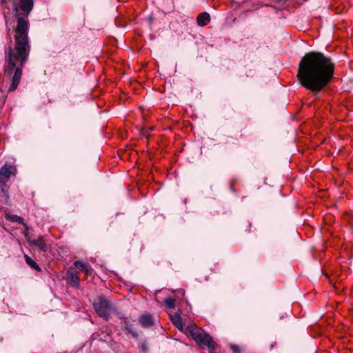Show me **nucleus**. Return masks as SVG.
I'll return each instance as SVG.
<instances>
[{
	"label": "nucleus",
	"instance_id": "obj_16",
	"mask_svg": "<svg viewBox=\"0 0 353 353\" xmlns=\"http://www.w3.org/2000/svg\"><path fill=\"white\" fill-rule=\"evenodd\" d=\"M175 299H172V298H169V299H166L165 300V303L166 304V305L170 307V308H174V306H175Z\"/></svg>",
	"mask_w": 353,
	"mask_h": 353
},
{
	"label": "nucleus",
	"instance_id": "obj_12",
	"mask_svg": "<svg viewBox=\"0 0 353 353\" xmlns=\"http://www.w3.org/2000/svg\"><path fill=\"white\" fill-rule=\"evenodd\" d=\"M170 320H171L172 323L180 331H183V321H182V319L181 318V316L179 314H170Z\"/></svg>",
	"mask_w": 353,
	"mask_h": 353
},
{
	"label": "nucleus",
	"instance_id": "obj_11",
	"mask_svg": "<svg viewBox=\"0 0 353 353\" xmlns=\"http://www.w3.org/2000/svg\"><path fill=\"white\" fill-rule=\"evenodd\" d=\"M210 21V16L208 12H202L197 17L196 21L199 26H206Z\"/></svg>",
	"mask_w": 353,
	"mask_h": 353
},
{
	"label": "nucleus",
	"instance_id": "obj_7",
	"mask_svg": "<svg viewBox=\"0 0 353 353\" xmlns=\"http://www.w3.org/2000/svg\"><path fill=\"white\" fill-rule=\"evenodd\" d=\"M27 241L30 245L37 247L41 251L46 252L48 249L47 244L43 236H39L37 239H30L26 236Z\"/></svg>",
	"mask_w": 353,
	"mask_h": 353
},
{
	"label": "nucleus",
	"instance_id": "obj_6",
	"mask_svg": "<svg viewBox=\"0 0 353 353\" xmlns=\"http://www.w3.org/2000/svg\"><path fill=\"white\" fill-rule=\"evenodd\" d=\"M67 281L71 286L79 287L80 279L78 272L74 269L70 268L67 273Z\"/></svg>",
	"mask_w": 353,
	"mask_h": 353
},
{
	"label": "nucleus",
	"instance_id": "obj_3",
	"mask_svg": "<svg viewBox=\"0 0 353 353\" xmlns=\"http://www.w3.org/2000/svg\"><path fill=\"white\" fill-rule=\"evenodd\" d=\"M185 333L190 334L200 347L206 346L210 352H212L215 350L216 343L212 337L203 332L195 324L188 325L185 328Z\"/></svg>",
	"mask_w": 353,
	"mask_h": 353
},
{
	"label": "nucleus",
	"instance_id": "obj_1",
	"mask_svg": "<svg viewBox=\"0 0 353 353\" xmlns=\"http://www.w3.org/2000/svg\"><path fill=\"white\" fill-rule=\"evenodd\" d=\"M33 0H19L14 3L17 15V25L14 30V43L9 46L6 56L5 74L12 77L9 91L17 89L20 82L22 69L28 60L30 46L28 41L29 21L28 16L33 8Z\"/></svg>",
	"mask_w": 353,
	"mask_h": 353
},
{
	"label": "nucleus",
	"instance_id": "obj_8",
	"mask_svg": "<svg viewBox=\"0 0 353 353\" xmlns=\"http://www.w3.org/2000/svg\"><path fill=\"white\" fill-rule=\"evenodd\" d=\"M74 265L76 268L80 270L81 271L83 272L85 275L90 276L94 272L93 269L91 268V266L85 263H83L80 261H77L74 263Z\"/></svg>",
	"mask_w": 353,
	"mask_h": 353
},
{
	"label": "nucleus",
	"instance_id": "obj_15",
	"mask_svg": "<svg viewBox=\"0 0 353 353\" xmlns=\"http://www.w3.org/2000/svg\"><path fill=\"white\" fill-rule=\"evenodd\" d=\"M1 186V192L3 193V196H5L6 201H7L9 198L8 195V187L6 185V183H0Z\"/></svg>",
	"mask_w": 353,
	"mask_h": 353
},
{
	"label": "nucleus",
	"instance_id": "obj_14",
	"mask_svg": "<svg viewBox=\"0 0 353 353\" xmlns=\"http://www.w3.org/2000/svg\"><path fill=\"white\" fill-rule=\"evenodd\" d=\"M121 324V327L128 332L131 333L134 337L137 336V333L132 329L131 325H130L126 321H123Z\"/></svg>",
	"mask_w": 353,
	"mask_h": 353
},
{
	"label": "nucleus",
	"instance_id": "obj_10",
	"mask_svg": "<svg viewBox=\"0 0 353 353\" xmlns=\"http://www.w3.org/2000/svg\"><path fill=\"white\" fill-rule=\"evenodd\" d=\"M139 322L143 327H149L154 324V319L150 314H145L139 319Z\"/></svg>",
	"mask_w": 353,
	"mask_h": 353
},
{
	"label": "nucleus",
	"instance_id": "obj_5",
	"mask_svg": "<svg viewBox=\"0 0 353 353\" xmlns=\"http://www.w3.org/2000/svg\"><path fill=\"white\" fill-rule=\"evenodd\" d=\"M15 170V168L11 165L6 164L3 166L0 170V183H6Z\"/></svg>",
	"mask_w": 353,
	"mask_h": 353
},
{
	"label": "nucleus",
	"instance_id": "obj_9",
	"mask_svg": "<svg viewBox=\"0 0 353 353\" xmlns=\"http://www.w3.org/2000/svg\"><path fill=\"white\" fill-rule=\"evenodd\" d=\"M5 217L7 220L10 221L12 222H17L21 223L25 227L24 234L27 236L28 233V228L27 224L23 221V219L18 215H12L8 213H6Z\"/></svg>",
	"mask_w": 353,
	"mask_h": 353
},
{
	"label": "nucleus",
	"instance_id": "obj_17",
	"mask_svg": "<svg viewBox=\"0 0 353 353\" xmlns=\"http://www.w3.org/2000/svg\"><path fill=\"white\" fill-rule=\"evenodd\" d=\"M230 347L235 353H240V349L238 345L232 344L230 345Z\"/></svg>",
	"mask_w": 353,
	"mask_h": 353
},
{
	"label": "nucleus",
	"instance_id": "obj_18",
	"mask_svg": "<svg viewBox=\"0 0 353 353\" xmlns=\"http://www.w3.org/2000/svg\"><path fill=\"white\" fill-rule=\"evenodd\" d=\"M0 2L3 6H6V0H0Z\"/></svg>",
	"mask_w": 353,
	"mask_h": 353
},
{
	"label": "nucleus",
	"instance_id": "obj_4",
	"mask_svg": "<svg viewBox=\"0 0 353 353\" xmlns=\"http://www.w3.org/2000/svg\"><path fill=\"white\" fill-rule=\"evenodd\" d=\"M94 307L97 314L105 319H108L110 312L114 308L110 301L103 296H99L94 303Z\"/></svg>",
	"mask_w": 353,
	"mask_h": 353
},
{
	"label": "nucleus",
	"instance_id": "obj_2",
	"mask_svg": "<svg viewBox=\"0 0 353 353\" xmlns=\"http://www.w3.org/2000/svg\"><path fill=\"white\" fill-rule=\"evenodd\" d=\"M334 63L321 52L305 54L299 65L297 78L299 83L314 93L321 91L334 75Z\"/></svg>",
	"mask_w": 353,
	"mask_h": 353
},
{
	"label": "nucleus",
	"instance_id": "obj_13",
	"mask_svg": "<svg viewBox=\"0 0 353 353\" xmlns=\"http://www.w3.org/2000/svg\"><path fill=\"white\" fill-rule=\"evenodd\" d=\"M24 258L27 264H28V265H30L32 269L39 271L41 270L39 265L37 264V263L34 260H32L29 256L25 254Z\"/></svg>",
	"mask_w": 353,
	"mask_h": 353
}]
</instances>
